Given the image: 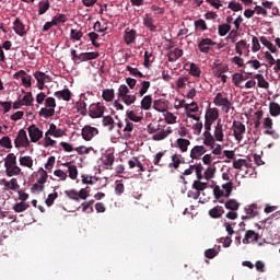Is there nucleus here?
I'll list each match as a JSON object with an SVG mask.
<instances>
[{"mask_svg":"<svg viewBox=\"0 0 280 280\" xmlns=\"http://www.w3.org/2000/svg\"><path fill=\"white\" fill-rule=\"evenodd\" d=\"M129 93H130V89H128V85L121 84L118 88L117 97H118V100L124 102V104H126V106H132V104H135L137 102V95H135V94L132 95Z\"/></svg>","mask_w":280,"mask_h":280,"instance_id":"obj_1","label":"nucleus"},{"mask_svg":"<svg viewBox=\"0 0 280 280\" xmlns=\"http://www.w3.org/2000/svg\"><path fill=\"white\" fill-rule=\"evenodd\" d=\"M214 106H220L223 113H230L231 108L232 110L235 109L233 107V102L229 100V97L224 96L221 92L217 93V95L213 98Z\"/></svg>","mask_w":280,"mask_h":280,"instance_id":"obj_2","label":"nucleus"},{"mask_svg":"<svg viewBox=\"0 0 280 280\" xmlns=\"http://www.w3.org/2000/svg\"><path fill=\"white\" fill-rule=\"evenodd\" d=\"M15 148H28L30 139L27 138V131L25 129H20L18 136L14 140Z\"/></svg>","mask_w":280,"mask_h":280,"instance_id":"obj_3","label":"nucleus"},{"mask_svg":"<svg viewBox=\"0 0 280 280\" xmlns=\"http://www.w3.org/2000/svg\"><path fill=\"white\" fill-rule=\"evenodd\" d=\"M233 128L234 139L236 141H242V139H244V133L246 132V125L240 120H234Z\"/></svg>","mask_w":280,"mask_h":280,"instance_id":"obj_4","label":"nucleus"},{"mask_svg":"<svg viewBox=\"0 0 280 280\" xmlns=\"http://www.w3.org/2000/svg\"><path fill=\"white\" fill-rule=\"evenodd\" d=\"M33 75L37 81V89L39 91H43V89H45V82H51V75L46 74L45 72L36 71Z\"/></svg>","mask_w":280,"mask_h":280,"instance_id":"obj_5","label":"nucleus"},{"mask_svg":"<svg viewBox=\"0 0 280 280\" xmlns=\"http://www.w3.org/2000/svg\"><path fill=\"white\" fill-rule=\"evenodd\" d=\"M81 135L84 141H91L93 137L100 135V130H97L95 127H91V125H86L82 128Z\"/></svg>","mask_w":280,"mask_h":280,"instance_id":"obj_6","label":"nucleus"},{"mask_svg":"<svg viewBox=\"0 0 280 280\" xmlns=\"http://www.w3.org/2000/svg\"><path fill=\"white\" fill-rule=\"evenodd\" d=\"M27 131L32 143H37V141H40V139H43V131L39 130L38 127H36V125H31L27 128Z\"/></svg>","mask_w":280,"mask_h":280,"instance_id":"obj_7","label":"nucleus"},{"mask_svg":"<svg viewBox=\"0 0 280 280\" xmlns=\"http://www.w3.org/2000/svg\"><path fill=\"white\" fill-rule=\"evenodd\" d=\"M105 106H103L101 103L92 104L90 106L89 115L92 117V119H97L104 115Z\"/></svg>","mask_w":280,"mask_h":280,"instance_id":"obj_8","label":"nucleus"},{"mask_svg":"<svg viewBox=\"0 0 280 280\" xmlns=\"http://www.w3.org/2000/svg\"><path fill=\"white\" fill-rule=\"evenodd\" d=\"M214 45L215 42H213L211 38H203L199 42L198 49L201 51V54H209Z\"/></svg>","mask_w":280,"mask_h":280,"instance_id":"obj_9","label":"nucleus"},{"mask_svg":"<svg viewBox=\"0 0 280 280\" xmlns=\"http://www.w3.org/2000/svg\"><path fill=\"white\" fill-rule=\"evenodd\" d=\"M13 31L18 36H27V31L25 30V24H23V21L21 19L16 18L13 22Z\"/></svg>","mask_w":280,"mask_h":280,"instance_id":"obj_10","label":"nucleus"},{"mask_svg":"<svg viewBox=\"0 0 280 280\" xmlns=\"http://www.w3.org/2000/svg\"><path fill=\"white\" fill-rule=\"evenodd\" d=\"M207 153V148L205 145H195L190 150V159L198 161L202 158L203 154Z\"/></svg>","mask_w":280,"mask_h":280,"instance_id":"obj_11","label":"nucleus"},{"mask_svg":"<svg viewBox=\"0 0 280 280\" xmlns=\"http://www.w3.org/2000/svg\"><path fill=\"white\" fill-rule=\"evenodd\" d=\"M126 45H132L137 40V32L132 28H126L124 34Z\"/></svg>","mask_w":280,"mask_h":280,"instance_id":"obj_12","label":"nucleus"},{"mask_svg":"<svg viewBox=\"0 0 280 280\" xmlns=\"http://www.w3.org/2000/svg\"><path fill=\"white\" fill-rule=\"evenodd\" d=\"M256 209H257V205L255 203L246 207L245 208L246 215H243L242 220H252V218H257V215H259V212Z\"/></svg>","mask_w":280,"mask_h":280,"instance_id":"obj_13","label":"nucleus"},{"mask_svg":"<svg viewBox=\"0 0 280 280\" xmlns=\"http://www.w3.org/2000/svg\"><path fill=\"white\" fill-rule=\"evenodd\" d=\"M250 242H259V233L253 230H247L243 238V244H250Z\"/></svg>","mask_w":280,"mask_h":280,"instance_id":"obj_14","label":"nucleus"},{"mask_svg":"<svg viewBox=\"0 0 280 280\" xmlns=\"http://www.w3.org/2000/svg\"><path fill=\"white\" fill-rule=\"evenodd\" d=\"M214 139L215 141H224V129H223V125H222V119H219L217 121V126L214 128Z\"/></svg>","mask_w":280,"mask_h":280,"instance_id":"obj_15","label":"nucleus"},{"mask_svg":"<svg viewBox=\"0 0 280 280\" xmlns=\"http://www.w3.org/2000/svg\"><path fill=\"white\" fill-rule=\"evenodd\" d=\"M244 49L247 51V56H248V54H250V50H249L250 49V45H248L246 43V40L241 39L240 42H237L235 44V51H236V54H238V56H243Z\"/></svg>","mask_w":280,"mask_h":280,"instance_id":"obj_16","label":"nucleus"},{"mask_svg":"<svg viewBox=\"0 0 280 280\" xmlns=\"http://www.w3.org/2000/svg\"><path fill=\"white\" fill-rule=\"evenodd\" d=\"M55 137V138H60L65 137V132L62 129H58V127L55 124H51L49 127V130L46 132V137Z\"/></svg>","mask_w":280,"mask_h":280,"instance_id":"obj_17","label":"nucleus"},{"mask_svg":"<svg viewBox=\"0 0 280 280\" xmlns=\"http://www.w3.org/2000/svg\"><path fill=\"white\" fill-rule=\"evenodd\" d=\"M172 135V127H168L167 130L162 129L160 132L152 136L153 141H163V139H167Z\"/></svg>","mask_w":280,"mask_h":280,"instance_id":"obj_18","label":"nucleus"},{"mask_svg":"<svg viewBox=\"0 0 280 280\" xmlns=\"http://www.w3.org/2000/svg\"><path fill=\"white\" fill-rule=\"evenodd\" d=\"M168 62H176L178 58H183V49L175 48L167 52Z\"/></svg>","mask_w":280,"mask_h":280,"instance_id":"obj_19","label":"nucleus"},{"mask_svg":"<svg viewBox=\"0 0 280 280\" xmlns=\"http://www.w3.org/2000/svg\"><path fill=\"white\" fill-rule=\"evenodd\" d=\"M203 137V145H208L213 150V148H215V137H213L210 131H205Z\"/></svg>","mask_w":280,"mask_h":280,"instance_id":"obj_20","label":"nucleus"},{"mask_svg":"<svg viewBox=\"0 0 280 280\" xmlns=\"http://www.w3.org/2000/svg\"><path fill=\"white\" fill-rule=\"evenodd\" d=\"M55 97H58V100H63V102H70L71 101V91L69 89L57 91V92H55Z\"/></svg>","mask_w":280,"mask_h":280,"instance_id":"obj_21","label":"nucleus"},{"mask_svg":"<svg viewBox=\"0 0 280 280\" xmlns=\"http://www.w3.org/2000/svg\"><path fill=\"white\" fill-rule=\"evenodd\" d=\"M63 166L68 167L69 178H71V180H75V178H78V166L71 164V162L65 163Z\"/></svg>","mask_w":280,"mask_h":280,"instance_id":"obj_22","label":"nucleus"},{"mask_svg":"<svg viewBox=\"0 0 280 280\" xmlns=\"http://www.w3.org/2000/svg\"><path fill=\"white\" fill-rule=\"evenodd\" d=\"M143 25L148 27L150 32H156V25H154V19L150 14H145L143 18Z\"/></svg>","mask_w":280,"mask_h":280,"instance_id":"obj_23","label":"nucleus"},{"mask_svg":"<svg viewBox=\"0 0 280 280\" xmlns=\"http://www.w3.org/2000/svg\"><path fill=\"white\" fill-rule=\"evenodd\" d=\"M210 218H213L214 220L220 219L222 215H224V208L221 206H217L209 210Z\"/></svg>","mask_w":280,"mask_h":280,"instance_id":"obj_24","label":"nucleus"},{"mask_svg":"<svg viewBox=\"0 0 280 280\" xmlns=\"http://www.w3.org/2000/svg\"><path fill=\"white\" fill-rule=\"evenodd\" d=\"M218 117H220V112L217 107L209 108L206 113L205 119H208L209 121H217Z\"/></svg>","mask_w":280,"mask_h":280,"instance_id":"obj_25","label":"nucleus"},{"mask_svg":"<svg viewBox=\"0 0 280 280\" xmlns=\"http://www.w3.org/2000/svg\"><path fill=\"white\" fill-rule=\"evenodd\" d=\"M153 108L154 110H158V113H165L167 110V105L165 104V100L159 98L153 102Z\"/></svg>","mask_w":280,"mask_h":280,"instance_id":"obj_26","label":"nucleus"},{"mask_svg":"<svg viewBox=\"0 0 280 280\" xmlns=\"http://www.w3.org/2000/svg\"><path fill=\"white\" fill-rule=\"evenodd\" d=\"M20 165L22 167H28V170H32L34 167V159L30 155L20 156Z\"/></svg>","mask_w":280,"mask_h":280,"instance_id":"obj_27","label":"nucleus"},{"mask_svg":"<svg viewBox=\"0 0 280 280\" xmlns=\"http://www.w3.org/2000/svg\"><path fill=\"white\" fill-rule=\"evenodd\" d=\"M177 148H179L180 152H187L189 145H191V141L185 139V138H179L176 140Z\"/></svg>","mask_w":280,"mask_h":280,"instance_id":"obj_28","label":"nucleus"},{"mask_svg":"<svg viewBox=\"0 0 280 280\" xmlns=\"http://www.w3.org/2000/svg\"><path fill=\"white\" fill-rule=\"evenodd\" d=\"M5 174L9 177L19 176V174H21V167H19V165H16V164L11 165V166H7L5 167Z\"/></svg>","mask_w":280,"mask_h":280,"instance_id":"obj_29","label":"nucleus"},{"mask_svg":"<svg viewBox=\"0 0 280 280\" xmlns=\"http://www.w3.org/2000/svg\"><path fill=\"white\" fill-rule=\"evenodd\" d=\"M140 105L142 110H150V108H152V95L143 96Z\"/></svg>","mask_w":280,"mask_h":280,"instance_id":"obj_30","label":"nucleus"},{"mask_svg":"<svg viewBox=\"0 0 280 280\" xmlns=\"http://www.w3.org/2000/svg\"><path fill=\"white\" fill-rule=\"evenodd\" d=\"M102 97L105 102H113L115 100V90L114 89L103 90Z\"/></svg>","mask_w":280,"mask_h":280,"instance_id":"obj_31","label":"nucleus"},{"mask_svg":"<svg viewBox=\"0 0 280 280\" xmlns=\"http://www.w3.org/2000/svg\"><path fill=\"white\" fill-rule=\"evenodd\" d=\"M54 115H56V109L54 108L43 107L39 110V117H44L45 119H49V117H54Z\"/></svg>","mask_w":280,"mask_h":280,"instance_id":"obj_32","label":"nucleus"},{"mask_svg":"<svg viewBox=\"0 0 280 280\" xmlns=\"http://www.w3.org/2000/svg\"><path fill=\"white\" fill-rule=\"evenodd\" d=\"M260 43L261 45H264L265 47H267V49H269V51H271V54H277V46H275L270 40H268L265 36L260 37Z\"/></svg>","mask_w":280,"mask_h":280,"instance_id":"obj_33","label":"nucleus"},{"mask_svg":"<svg viewBox=\"0 0 280 280\" xmlns=\"http://www.w3.org/2000/svg\"><path fill=\"white\" fill-rule=\"evenodd\" d=\"M180 159H183V155L173 154L172 163L168 164V167H174V170H178V167H180V163H183V161H180Z\"/></svg>","mask_w":280,"mask_h":280,"instance_id":"obj_34","label":"nucleus"},{"mask_svg":"<svg viewBox=\"0 0 280 280\" xmlns=\"http://www.w3.org/2000/svg\"><path fill=\"white\" fill-rule=\"evenodd\" d=\"M132 130H135V124L126 119V126L124 128V132L126 133L122 136V139H130L131 137L130 132H132Z\"/></svg>","mask_w":280,"mask_h":280,"instance_id":"obj_35","label":"nucleus"},{"mask_svg":"<svg viewBox=\"0 0 280 280\" xmlns=\"http://www.w3.org/2000/svg\"><path fill=\"white\" fill-rule=\"evenodd\" d=\"M28 207L30 203L21 201L14 205L13 210L15 211V213H23V211H27Z\"/></svg>","mask_w":280,"mask_h":280,"instance_id":"obj_36","label":"nucleus"},{"mask_svg":"<svg viewBox=\"0 0 280 280\" xmlns=\"http://www.w3.org/2000/svg\"><path fill=\"white\" fill-rule=\"evenodd\" d=\"M16 165V155L14 153H9L4 159V167H10Z\"/></svg>","mask_w":280,"mask_h":280,"instance_id":"obj_37","label":"nucleus"},{"mask_svg":"<svg viewBox=\"0 0 280 280\" xmlns=\"http://www.w3.org/2000/svg\"><path fill=\"white\" fill-rule=\"evenodd\" d=\"M65 196L70 200H74L75 202H80L79 192L75 189L65 190Z\"/></svg>","mask_w":280,"mask_h":280,"instance_id":"obj_38","label":"nucleus"},{"mask_svg":"<svg viewBox=\"0 0 280 280\" xmlns=\"http://www.w3.org/2000/svg\"><path fill=\"white\" fill-rule=\"evenodd\" d=\"M225 209H229L230 211H237V209H240V202L235 199H230L225 202Z\"/></svg>","mask_w":280,"mask_h":280,"instance_id":"obj_39","label":"nucleus"},{"mask_svg":"<svg viewBox=\"0 0 280 280\" xmlns=\"http://www.w3.org/2000/svg\"><path fill=\"white\" fill-rule=\"evenodd\" d=\"M39 178L37 179L38 185H45L47 183V178H49V175L47 174V171L43 170L40 167L38 170Z\"/></svg>","mask_w":280,"mask_h":280,"instance_id":"obj_40","label":"nucleus"},{"mask_svg":"<svg viewBox=\"0 0 280 280\" xmlns=\"http://www.w3.org/2000/svg\"><path fill=\"white\" fill-rule=\"evenodd\" d=\"M254 78L255 80H258L259 89H268V86H270V83L266 81V79L264 78V74H256Z\"/></svg>","mask_w":280,"mask_h":280,"instance_id":"obj_41","label":"nucleus"},{"mask_svg":"<svg viewBox=\"0 0 280 280\" xmlns=\"http://www.w3.org/2000/svg\"><path fill=\"white\" fill-rule=\"evenodd\" d=\"M232 82L238 89H244V85H242V82H244L243 77H242V72L241 73H234L233 77H232Z\"/></svg>","mask_w":280,"mask_h":280,"instance_id":"obj_42","label":"nucleus"},{"mask_svg":"<svg viewBox=\"0 0 280 280\" xmlns=\"http://www.w3.org/2000/svg\"><path fill=\"white\" fill-rule=\"evenodd\" d=\"M39 9H38V14L43 15L47 12V10H49L50 4H49V0H42L39 1Z\"/></svg>","mask_w":280,"mask_h":280,"instance_id":"obj_43","label":"nucleus"},{"mask_svg":"<svg viewBox=\"0 0 280 280\" xmlns=\"http://www.w3.org/2000/svg\"><path fill=\"white\" fill-rule=\"evenodd\" d=\"M270 116L271 117H279L280 115V105L278 103H270L269 106Z\"/></svg>","mask_w":280,"mask_h":280,"instance_id":"obj_44","label":"nucleus"},{"mask_svg":"<svg viewBox=\"0 0 280 280\" xmlns=\"http://www.w3.org/2000/svg\"><path fill=\"white\" fill-rule=\"evenodd\" d=\"M192 189H196V192L200 194V191H205V189H207V183H202L200 179H197L192 184Z\"/></svg>","mask_w":280,"mask_h":280,"instance_id":"obj_45","label":"nucleus"},{"mask_svg":"<svg viewBox=\"0 0 280 280\" xmlns=\"http://www.w3.org/2000/svg\"><path fill=\"white\" fill-rule=\"evenodd\" d=\"M187 84H191L189 77H179L176 81L177 89H185Z\"/></svg>","mask_w":280,"mask_h":280,"instance_id":"obj_46","label":"nucleus"},{"mask_svg":"<svg viewBox=\"0 0 280 280\" xmlns=\"http://www.w3.org/2000/svg\"><path fill=\"white\" fill-rule=\"evenodd\" d=\"M150 86H151L150 81H142L141 82V88L138 92L139 97H143L145 95V93H148Z\"/></svg>","mask_w":280,"mask_h":280,"instance_id":"obj_47","label":"nucleus"},{"mask_svg":"<svg viewBox=\"0 0 280 280\" xmlns=\"http://www.w3.org/2000/svg\"><path fill=\"white\" fill-rule=\"evenodd\" d=\"M152 62H154V55L147 50L144 52V63L143 65L147 69H150V65H152Z\"/></svg>","mask_w":280,"mask_h":280,"instance_id":"obj_48","label":"nucleus"},{"mask_svg":"<svg viewBox=\"0 0 280 280\" xmlns=\"http://www.w3.org/2000/svg\"><path fill=\"white\" fill-rule=\"evenodd\" d=\"M0 145L7 150H12V140L9 136H4L0 139Z\"/></svg>","mask_w":280,"mask_h":280,"instance_id":"obj_49","label":"nucleus"},{"mask_svg":"<svg viewBox=\"0 0 280 280\" xmlns=\"http://www.w3.org/2000/svg\"><path fill=\"white\" fill-rule=\"evenodd\" d=\"M23 106H32L34 104V96H32V92H27L26 95L21 100Z\"/></svg>","mask_w":280,"mask_h":280,"instance_id":"obj_50","label":"nucleus"},{"mask_svg":"<svg viewBox=\"0 0 280 280\" xmlns=\"http://www.w3.org/2000/svg\"><path fill=\"white\" fill-rule=\"evenodd\" d=\"M213 196L215 200H219V202H224V200H220L221 198H224L225 194L224 190H221L220 186H214L213 188Z\"/></svg>","mask_w":280,"mask_h":280,"instance_id":"obj_51","label":"nucleus"},{"mask_svg":"<svg viewBox=\"0 0 280 280\" xmlns=\"http://www.w3.org/2000/svg\"><path fill=\"white\" fill-rule=\"evenodd\" d=\"M93 47H95L96 49H100L101 45L100 43H97V38H100V35L95 32H91L88 34Z\"/></svg>","mask_w":280,"mask_h":280,"instance_id":"obj_52","label":"nucleus"},{"mask_svg":"<svg viewBox=\"0 0 280 280\" xmlns=\"http://www.w3.org/2000/svg\"><path fill=\"white\" fill-rule=\"evenodd\" d=\"M94 203H95V199H91V200H89L86 202L81 203L82 211L86 212L90 209L89 213H93V211H94L93 210V205Z\"/></svg>","mask_w":280,"mask_h":280,"instance_id":"obj_53","label":"nucleus"},{"mask_svg":"<svg viewBox=\"0 0 280 280\" xmlns=\"http://www.w3.org/2000/svg\"><path fill=\"white\" fill-rule=\"evenodd\" d=\"M222 189H224V198H230L231 194H233V182H229L222 185Z\"/></svg>","mask_w":280,"mask_h":280,"instance_id":"obj_54","label":"nucleus"},{"mask_svg":"<svg viewBox=\"0 0 280 280\" xmlns=\"http://www.w3.org/2000/svg\"><path fill=\"white\" fill-rule=\"evenodd\" d=\"M114 163H115V154L113 153H108L103 160V164L105 165V167H113Z\"/></svg>","mask_w":280,"mask_h":280,"instance_id":"obj_55","label":"nucleus"},{"mask_svg":"<svg viewBox=\"0 0 280 280\" xmlns=\"http://www.w3.org/2000/svg\"><path fill=\"white\" fill-rule=\"evenodd\" d=\"M219 36H226L231 32V24H221L218 27Z\"/></svg>","mask_w":280,"mask_h":280,"instance_id":"obj_56","label":"nucleus"},{"mask_svg":"<svg viewBox=\"0 0 280 280\" xmlns=\"http://www.w3.org/2000/svg\"><path fill=\"white\" fill-rule=\"evenodd\" d=\"M82 36H84V33H82V31L71 28L70 31L71 40H81Z\"/></svg>","mask_w":280,"mask_h":280,"instance_id":"obj_57","label":"nucleus"},{"mask_svg":"<svg viewBox=\"0 0 280 280\" xmlns=\"http://www.w3.org/2000/svg\"><path fill=\"white\" fill-rule=\"evenodd\" d=\"M194 24L196 30H200L201 32H207V30H209V27H207V22L202 19L195 21Z\"/></svg>","mask_w":280,"mask_h":280,"instance_id":"obj_58","label":"nucleus"},{"mask_svg":"<svg viewBox=\"0 0 280 280\" xmlns=\"http://www.w3.org/2000/svg\"><path fill=\"white\" fill-rule=\"evenodd\" d=\"M78 192H79V200H86V198L91 196V187L82 188Z\"/></svg>","mask_w":280,"mask_h":280,"instance_id":"obj_59","label":"nucleus"},{"mask_svg":"<svg viewBox=\"0 0 280 280\" xmlns=\"http://www.w3.org/2000/svg\"><path fill=\"white\" fill-rule=\"evenodd\" d=\"M184 108L185 110H187L186 113H198V110H200V108L198 107V103L196 102L184 105Z\"/></svg>","mask_w":280,"mask_h":280,"instance_id":"obj_60","label":"nucleus"},{"mask_svg":"<svg viewBox=\"0 0 280 280\" xmlns=\"http://www.w3.org/2000/svg\"><path fill=\"white\" fill-rule=\"evenodd\" d=\"M190 75H192L194 78H200L202 70H200L198 68V66H196V63H190V70H189Z\"/></svg>","mask_w":280,"mask_h":280,"instance_id":"obj_61","label":"nucleus"},{"mask_svg":"<svg viewBox=\"0 0 280 280\" xmlns=\"http://www.w3.org/2000/svg\"><path fill=\"white\" fill-rule=\"evenodd\" d=\"M97 58H100V52H83V60L84 62L89 61V60H97Z\"/></svg>","mask_w":280,"mask_h":280,"instance_id":"obj_62","label":"nucleus"},{"mask_svg":"<svg viewBox=\"0 0 280 280\" xmlns=\"http://www.w3.org/2000/svg\"><path fill=\"white\" fill-rule=\"evenodd\" d=\"M228 8L232 10V12H241V10H244V7H242V3L236 1H231Z\"/></svg>","mask_w":280,"mask_h":280,"instance_id":"obj_63","label":"nucleus"},{"mask_svg":"<svg viewBox=\"0 0 280 280\" xmlns=\"http://www.w3.org/2000/svg\"><path fill=\"white\" fill-rule=\"evenodd\" d=\"M103 126H109V130H113V128H115V119H113L110 116H104Z\"/></svg>","mask_w":280,"mask_h":280,"instance_id":"obj_64","label":"nucleus"}]
</instances>
